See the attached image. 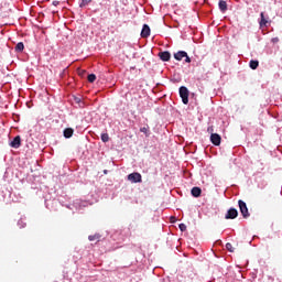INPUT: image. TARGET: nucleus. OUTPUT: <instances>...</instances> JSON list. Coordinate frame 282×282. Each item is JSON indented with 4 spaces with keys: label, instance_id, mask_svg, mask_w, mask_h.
<instances>
[{
    "label": "nucleus",
    "instance_id": "12",
    "mask_svg": "<svg viewBox=\"0 0 282 282\" xmlns=\"http://www.w3.org/2000/svg\"><path fill=\"white\" fill-rule=\"evenodd\" d=\"M192 195H193V197H200V195H202V188H199V187H193V188H192Z\"/></svg>",
    "mask_w": 282,
    "mask_h": 282
},
{
    "label": "nucleus",
    "instance_id": "6",
    "mask_svg": "<svg viewBox=\"0 0 282 282\" xmlns=\"http://www.w3.org/2000/svg\"><path fill=\"white\" fill-rule=\"evenodd\" d=\"M238 215H239V212H237V209L230 208L227 212L225 219H237Z\"/></svg>",
    "mask_w": 282,
    "mask_h": 282
},
{
    "label": "nucleus",
    "instance_id": "21",
    "mask_svg": "<svg viewBox=\"0 0 282 282\" xmlns=\"http://www.w3.org/2000/svg\"><path fill=\"white\" fill-rule=\"evenodd\" d=\"M178 228H180L181 232H185V230H186V226L184 224H180Z\"/></svg>",
    "mask_w": 282,
    "mask_h": 282
},
{
    "label": "nucleus",
    "instance_id": "10",
    "mask_svg": "<svg viewBox=\"0 0 282 282\" xmlns=\"http://www.w3.org/2000/svg\"><path fill=\"white\" fill-rule=\"evenodd\" d=\"M218 6H219L220 12H226V10H228V3H226V1H224V0H220L218 2Z\"/></svg>",
    "mask_w": 282,
    "mask_h": 282
},
{
    "label": "nucleus",
    "instance_id": "8",
    "mask_svg": "<svg viewBox=\"0 0 282 282\" xmlns=\"http://www.w3.org/2000/svg\"><path fill=\"white\" fill-rule=\"evenodd\" d=\"M10 147L12 149H19L21 147V137L20 135H17L12 142L10 143Z\"/></svg>",
    "mask_w": 282,
    "mask_h": 282
},
{
    "label": "nucleus",
    "instance_id": "22",
    "mask_svg": "<svg viewBox=\"0 0 282 282\" xmlns=\"http://www.w3.org/2000/svg\"><path fill=\"white\" fill-rule=\"evenodd\" d=\"M88 239H89V241H96V239H98V236H96V235L89 236Z\"/></svg>",
    "mask_w": 282,
    "mask_h": 282
},
{
    "label": "nucleus",
    "instance_id": "9",
    "mask_svg": "<svg viewBox=\"0 0 282 282\" xmlns=\"http://www.w3.org/2000/svg\"><path fill=\"white\" fill-rule=\"evenodd\" d=\"M159 56H160L161 61H164V62L171 61V53L169 51L159 53Z\"/></svg>",
    "mask_w": 282,
    "mask_h": 282
},
{
    "label": "nucleus",
    "instance_id": "16",
    "mask_svg": "<svg viewBox=\"0 0 282 282\" xmlns=\"http://www.w3.org/2000/svg\"><path fill=\"white\" fill-rule=\"evenodd\" d=\"M94 0H82L79 8H85L86 6H89Z\"/></svg>",
    "mask_w": 282,
    "mask_h": 282
},
{
    "label": "nucleus",
    "instance_id": "1",
    "mask_svg": "<svg viewBox=\"0 0 282 282\" xmlns=\"http://www.w3.org/2000/svg\"><path fill=\"white\" fill-rule=\"evenodd\" d=\"M180 97L182 98V102L183 105H188V88H186V86H182L180 87Z\"/></svg>",
    "mask_w": 282,
    "mask_h": 282
},
{
    "label": "nucleus",
    "instance_id": "20",
    "mask_svg": "<svg viewBox=\"0 0 282 282\" xmlns=\"http://www.w3.org/2000/svg\"><path fill=\"white\" fill-rule=\"evenodd\" d=\"M140 131H141V133H145V135H148V133H149V128L143 127V128L140 129Z\"/></svg>",
    "mask_w": 282,
    "mask_h": 282
},
{
    "label": "nucleus",
    "instance_id": "19",
    "mask_svg": "<svg viewBox=\"0 0 282 282\" xmlns=\"http://www.w3.org/2000/svg\"><path fill=\"white\" fill-rule=\"evenodd\" d=\"M101 140H102V142H107L109 140V134L108 133H102L101 134Z\"/></svg>",
    "mask_w": 282,
    "mask_h": 282
},
{
    "label": "nucleus",
    "instance_id": "17",
    "mask_svg": "<svg viewBox=\"0 0 282 282\" xmlns=\"http://www.w3.org/2000/svg\"><path fill=\"white\" fill-rule=\"evenodd\" d=\"M226 249H227L229 252H235V248H232V243H230V242H227V243H226Z\"/></svg>",
    "mask_w": 282,
    "mask_h": 282
},
{
    "label": "nucleus",
    "instance_id": "3",
    "mask_svg": "<svg viewBox=\"0 0 282 282\" xmlns=\"http://www.w3.org/2000/svg\"><path fill=\"white\" fill-rule=\"evenodd\" d=\"M128 180L132 184H139L140 182H142V174L138 172H133L128 175Z\"/></svg>",
    "mask_w": 282,
    "mask_h": 282
},
{
    "label": "nucleus",
    "instance_id": "13",
    "mask_svg": "<svg viewBox=\"0 0 282 282\" xmlns=\"http://www.w3.org/2000/svg\"><path fill=\"white\" fill-rule=\"evenodd\" d=\"M261 20H260V28H265L268 25V20L265 19V15L263 12L260 13Z\"/></svg>",
    "mask_w": 282,
    "mask_h": 282
},
{
    "label": "nucleus",
    "instance_id": "4",
    "mask_svg": "<svg viewBox=\"0 0 282 282\" xmlns=\"http://www.w3.org/2000/svg\"><path fill=\"white\" fill-rule=\"evenodd\" d=\"M174 58L175 61H182L185 58V63H191V58L188 57V53H186V51H178L174 54Z\"/></svg>",
    "mask_w": 282,
    "mask_h": 282
},
{
    "label": "nucleus",
    "instance_id": "24",
    "mask_svg": "<svg viewBox=\"0 0 282 282\" xmlns=\"http://www.w3.org/2000/svg\"><path fill=\"white\" fill-rule=\"evenodd\" d=\"M58 3V1H53V6H56Z\"/></svg>",
    "mask_w": 282,
    "mask_h": 282
},
{
    "label": "nucleus",
    "instance_id": "11",
    "mask_svg": "<svg viewBox=\"0 0 282 282\" xmlns=\"http://www.w3.org/2000/svg\"><path fill=\"white\" fill-rule=\"evenodd\" d=\"M72 135H74V129H72V128H66V129L64 130V138L69 139V138H72Z\"/></svg>",
    "mask_w": 282,
    "mask_h": 282
},
{
    "label": "nucleus",
    "instance_id": "15",
    "mask_svg": "<svg viewBox=\"0 0 282 282\" xmlns=\"http://www.w3.org/2000/svg\"><path fill=\"white\" fill-rule=\"evenodd\" d=\"M249 67H251L252 69H257V67H259V61L251 59L249 63Z\"/></svg>",
    "mask_w": 282,
    "mask_h": 282
},
{
    "label": "nucleus",
    "instance_id": "18",
    "mask_svg": "<svg viewBox=\"0 0 282 282\" xmlns=\"http://www.w3.org/2000/svg\"><path fill=\"white\" fill-rule=\"evenodd\" d=\"M95 82H96V75L95 74L88 75V83H95Z\"/></svg>",
    "mask_w": 282,
    "mask_h": 282
},
{
    "label": "nucleus",
    "instance_id": "7",
    "mask_svg": "<svg viewBox=\"0 0 282 282\" xmlns=\"http://www.w3.org/2000/svg\"><path fill=\"white\" fill-rule=\"evenodd\" d=\"M149 36H151V28L149 24H144L141 31V37L149 39Z\"/></svg>",
    "mask_w": 282,
    "mask_h": 282
},
{
    "label": "nucleus",
    "instance_id": "14",
    "mask_svg": "<svg viewBox=\"0 0 282 282\" xmlns=\"http://www.w3.org/2000/svg\"><path fill=\"white\" fill-rule=\"evenodd\" d=\"M23 50H25V45L23 44V42H19L15 45V52H23Z\"/></svg>",
    "mask_w": 282,
    "mask_h": 282
},
{
    "label": "nucleus",
    "instance_id": "5",
    "mask_svg": "<svg viewBox=\"0 0 282 282\" xmlns=\"http://www.w3.org/2000/svg\"><path fill=\"white\" fill-rule=\"evenodd\" d=\"M210 142L214 143L215 147H219V144H221V135L218 133H212Z\"/></svg>",
    "mask_w": 282,
    "mask_h": 282
},
{
    "label": "nucleus",
    "instance_id": "2",
    "mask_svg": "<svg viewBox=\"0 0 282 282\" xmlns=\"http://www.w3.org/2000/svg\"><path fill=\"white\" fill-rule=\"evenodd\" d=\"M238 206L240 208V213L245 219H248L250 217V213L248 212V205H246V202L238 200Z\"/></svg>",
    "mask_w": 282,
    "mask_h": 282
},
{
    "label": "nucleus",
    "instance_id": "23",
    "mask_svg": "<svg viewBox=\"0 0 282 282\" xmlns=\"http://www.w3.org/2000/svg\"><path fill=\"white\" fill-rule=\"evenodd\" d=\"M271 41L272 43H279V37H273Z\"/></svg>",
    "mask_w": 282,
    "mask_h": 282
}]
</instances>
